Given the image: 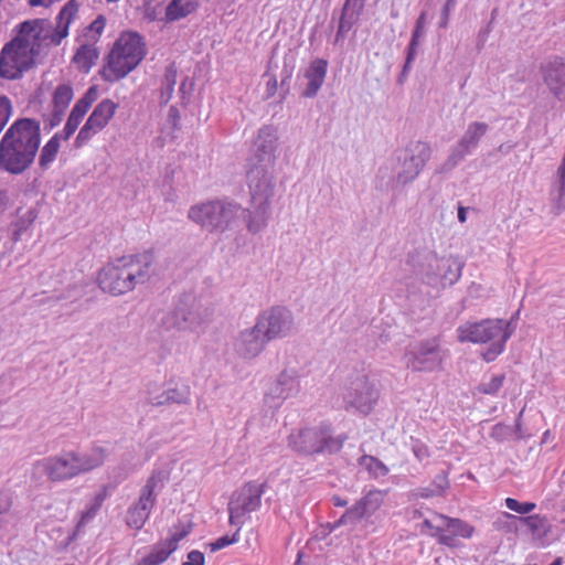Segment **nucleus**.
Here are the masks:
<instances>
[{"mask_svg": "<svg viewBox=\"0 0 565 565\" xmlns=\"http://www.w3.org/2000/svg\"><path fill=\"white\" fill-rule=\"evenodd\" d=\"M182 565H204V555L200 551H191Z\"/></svg>", "mask_w": 565, "mask_h": 565, "instance_id": "nucleus-61", "label": "nucleus"}, {"mask_svg": "<svg viewBox=\"0 0 565 565\" xmlns=\"http://www.w3.org/2000/svg\"><path fill=\"white\" fill-rule=\"evenodd\" d=\"M99 56V52L96 47L89 44L81 45L73 56V62L77 67L88 73Z\"/></svg>", "mask_w": 565, "mask_h": 565, "instance_id": "nucleus-39", "label": "nucleus"}, {"mask_svg": "<svg viewBox=\"0 0 565 565\" xmlns=\"http://www.w3.org/2000/svg\"><path fill=\"white\" fill-rule=\"evenodd\" d=\"M199 8L196 0H171L166 8V21L174 22L186 18Z\"/></svg>", "mask_w": 565, "mask_h": 565, "instance_id": "nucleus-36", "label": "nucleus"}, {"mask_svg": "<svg viewBox=\"0 0 565 565\" xmlns=\"http://www.w3.org/2000/svg\"><path fill=\"white\" fill-rule=\"evenodd\" d=\"M365 0H345L339 20L334 43H338L356 23Z\"/></svg>", "mask_w": 565, "mask_h": 565, "instance_id": "nucleus-31", "label": "nucleus"}, {"mask_svg": "<svg viewBox=\"0 0 565 565\" xmlns=\"http://www.w3.org/2000/svg\"><path fill=\"white\" fill-rule=\"evenodd\" d=\"M505 507L515 513L524 515L532 512L536 508V504L534 502H519L516 499L507 498Z\"/></svg>", "mask_w": 565, "mask_h": 565, "instance_id": "nucleus-49", "label": "nucleus"}, {"mask_svg": "<svg viewBox=\"0 0 565 565\" xmlns=\"http://www.w3.org/2000/svg\"><path fill=\"white\" fill-rule=\"evenodd\" d=\"M175 84L177 68L174 64H171L167 67L164 79L162 83V97H166V102H169L171 99Z\"/></svg>", "mask_w": 565, "mask_h": 565, "instance_id": "nucleus-45", "label": "nucleus"}, {"mask_svg": "<svg viewBox=\"0 0 565 565\" xmlns=\"http://www.w3.org/2000/svg\"><path fill=\"white\" fill-rule=\"evenodd\" d=\"M269 341L257 328V323L254 327L243 330L235 342V350L243 359L256 358L266 347Z\"/></svg>", "mask_w": 565, "mask_h": 565, "instance_id": "nucleus-23", "label": "nucleus"}, {"mask_svg": "<svg viewBox=\"0 0 565 565\" xmlns=\"http://www.w3.org/2000/svg\"><path fill=\"white\" fill-rule=\"evenodd\" d=\"M117 109V104L111 99H103L97 106L94 108L93 113L86 120L98 131L102 130L108 121L115 115Z\"/></svg>", "mask_w": 565, "mask_h": 565, "instance_id": "nucleus-35", "label": "nucleus"}, {"mask_svg": "<svg viewBox=\"0 0 565 565\" xmlns=\"http://www.w3.org/2000/svg\"><path fill=\"white\" fill-rule=\"evenodd\" d=\"M38 217V212L34 209H29L23 214L19 215L17 221L12 224V238L17 242L20 236L29 230Z\"/></svg>", "mask_w": 565, "mask_h": 565, "instance_id": "nucleus-40", "label": "nucleus"}, {"mask_svg": "<svg viewBox=\"0 0 565 565\" xmlns=\"http://www.w3.org/2000/svg\"><path fill=\"white\" fill-rule=\"evenodd\" d=\"M168 401L170 404H186L190 401V387L182 385L181 387H173L167 390Z\"/></svg>", "mask_w": 565, "mask_h": 565, "instance_id": "nucleus-46", "label": "nucleus"}, {"mask_svg": "<svg viewBox=\"0 0 565 565\" xmlns=\"http://www.w3.org/2000/svg\"><path fill=\"white\" fill-rule=\"evenodd\" d=\"M385 492L370 490L340 516V523L356 525L362 520L370 519L384 503Z\"/></svg>", "mask_w": 565, "mask_h": 565, "instance_id": "nucleus-20", "label": "nucleus"}, {"mask_svg": "<svg viewBox=\"0 0 565 565\" xmlns=\"http://www.w3.org/2000/svg\"><path fill=\"white\" fill-rule=\"evenodd\" d=\"M541 73L548 92L557 100L565 102V60L555 56L542 64Z\"/></svg>", "mask_w": 565, "mask_h": 565, "instance_id": "nucleus-22", "label": "nucleus"}, {"mask_svg": "<svg viewBox=\"0 0 565 565\" xmlns=\"http://www.w3.org/2000/svg\"><path fill=\"white\" fill-rule=\"evenodd\" d=\"M557 186L559 199L565 194V153L557 169Z\"/></svg>", "mask_w": 565, "mask_h": 565, "instance_id": "nucleus-58", "label": "nucleus"}, {"mask_svg": "<svg viewBox=\"0 0 565 565\" xmlns=\"http://www.w3.org/2000/svg\"><path fill=\"white\" fill-rule=\"evenodd\" d=\"M516 522H521L533 533L544 534L547 530V519L540 514H533L527 516H516L509 512H503L499 520L495 522L498 529L503 527H515Z\"/></svg>", "mask_w": 565, "mask_h": 565, "instance_id": "nucleus-29", "label": "nucleus"}, {"mask_svg": "<svg viewBox=\"0 0 565 565\" xmlns=\"http://www.w3.org/2000/svg\"><path fill=\"white\" fill-rule=\"evenodd\" d=\"M146 55L142 38L136 32L121 34L107 56V67L102 72L106 82H117L134 71Z\"/></svg>", "mask_w": 565, "mask_h": 565, "instance_id": "nucleus-4", "label": "nucleus"}, {"mask_svg": "<svg viewBox=\"0 0 565 565\" xmlns=\"http://www.w3.org/2000/svg\"><path fill=\"white\" fill-rule=\"evenodd\" d=\"M277 141L278 135L275 127H262L255 141L256 152L249 159L266 162L267 166L275 164Z\"/></svg>", "mask_w": 565, "mask_h": 565, "instance_id": "nucleus-24", "label": "nucleus"}, {"mask_svg": "<svg viewBox=\"0 0 565 565\" xmlns=\"http://www.w3.org/2000/svg\"><path fill=\"white\" fill-rule=\"evenodd\" d=\"M104 294L120 296L131 290V285H98Z\"/></svg>", "mask_w": 565, "mask_h": 565, "instance_id": "nucleus-56", "label": "nucleus"}, {"mask_svg": "<svg viewBox=\"0 0 565 565\" xmlns=\"http://www.w3.org/2000/svg\"><path fill=\"white\" fill-rule=\"evenodd\" d=\"M514 331L512 322L503 319H484L467 321L457 328V338L461 343L489 344L481 353L486 362L494 361L505 348V343Z\"/></svg>", "mask_w": 565, "mask_h": 565, "instance_id": "nucleus-3", "label": "nucleus"}, {"mask_svg": "<svg viewBox=\"0 0 565 565\" xmlns=\"http://www.w3.org/2000/svg\"><path fill=\"white\" fill-rule=\"evenodd\" d=\"M360 465L363 466L373 478H383L388 473V468L377 458L363 456Z\"/></svg>", "mask_w": 565, "mask_h": 565, "instance_id": "nucleus-42", "label": "nucleus"}, {"mask_svg": "<svg viewBox=\"0 0 565 565\" xmlns=\"http://www.w3.org/2000/svg\"><path fill=\"white\" fill-rule=\"evenodd\" d=\"M300 392L299 374L294 369L281 371L276 380L269 385L266 393V401L270 407H279L291 397Z\"/></svg>", "mask_w": 565, "mask_h": 565, "instance_id": "nucleus-18", "label": "nucleus"}, {"mask_svg": "<svg viewBox=\"0 0 565 565\" xmlns=\"http://www.w3.org/2000/svg\"><path fill=\"white\" fill-rule=\"evenodd\" d=\"M345 439L342 435L333 437L330 427L321 425L292 431L288 444L294 450L305 455L335 454L342 449Z\"/></svg>", "mask_w": 565, "mask_h": 565, "instance_id": "nucleus-8", "label": "nucleus"}, {"mask_svg": "<svg viewBox=\"0 0 565 565\" xmlns=\"http://www.w3.org/2000/svg\"><path fill=\"white\" fill-rule=\"evenodd\" d=\"M425 21H426V12H422L416 20L415 29L412 34V39L408 45L418 47L419 45V38L424 35L425 33Z\"/></svg>", "mask_w": 565, "mask_h": 565, "instance_id": "nucleus-52", "label": "nucleus"}, {"mask_svg": "<svg viewBox=\"0 0 565 565\" xmlns=\"http://www.w3.org/2000/svg\"><path fill=\"white\" fill-rule=\"evenodd\" d=\"M147 401L152 406L169 405L167 390H163V391H160V390L149 391V395H148Z\"/></svg>", "mask_w": 565, "mask_h": 565, "instance_id": "nucleus-54", "label": "nucleus"}, {"mask_svg": "<svg viewBox=\"0 0 565 565\" xmlns=\"http://www.w3.org/2000/svg\"><path fill=\"white\" fill-rule=\"evenodd\" d=\"M209 321V312L195 300L186 296L173 309L166 312L160 327L167 332L200 333Z\"/></svg>", "mask_w": 565, "mask_h": 565, "instance_id": "nucleus-7", "label": "nucleus"}, {"mask_svg": "<svg viewBox=\"0 0 565 565\" xmlns=\"http://www.w3.org/2000/svg\"><path fill=\"white\" fill-rule=\"evenodd\" d=\"M40 143V121L17 119L0 140V169L12 175L24 173L34 163Z\"/></svg>", "mask_w": 565, "mask_h": 565, "instance_id": "nucleus-1", "label": "nucleus"}, {"mask_svg": "<svg viewBox=\"0 0 565 565\" xmlns=\"http://www.w3.org/2000/svg\"><path fill=\"white\" fill-rule=\"evenodd\" d=\"M465 158L460 156L455 149L451 148V151L444 163L436 168L437 174H444L450 172L455 167H457Z\"/></svg>", "mask_w": 565, "mask_h": 565, "instance_id": "nucleus-48", "label": "nucleus"}, {"mask_svg": "<svg viewBox=\"0 0 565 565\" xmlns=\"http://www.w3.org/2000/svg\"><path fill=\"white\" fill-rule=\"evenodd\" d=\"M74 92L71 85H58L53 94V107L65 111L72 102Z\"/></svg>", "mask_w": 565, "mask_h": 565, "instance_id": "nucleus-41", "label": "nucleus"}, {"mask_svg": "<svg viewBox=\"0 0 565 565\" xmlns=\"http://www.w3.org/2000/svg\"><path fill=\"white\" fill-rule=\"evenodd\" d=\"M291 76H292V70L289 68L287 65H285L281 71V81H280V87L284 93L282 97H285L286 94L289 93V89H290L289 81L291 79Z\"/></svg>", "mask_w": 565, "mask_h": 565, "instance_id": "nucleus-60", "label": "nucleus"}, {"mask_svg": "<svg viewBox=\"0 0 565 565\" xmlns=\"http://www.w3.org/2000/svg\"><path fill=\"white\" fill-rule=\"evenodd\" d=\"M63 139L61 132H56L41 149L39 156V167L42 171L49 169L51 163L56 159L60 150V141Z\"/></svg>", "mask_w": 565, "mask_h": 565, "instance_id": "nucleus-38", "label": "nucleus"}, {"mask_svg": "<svg viewBox=\"0 0 565 565\" xmlns=\"http://www.w3.org/2000/svg\"><path fill=\"white\" fill-rule=\"evenodd\" d=\"M104 497L102 494H97L92 502L86 507V509L82 512L79 525H83L89 522L100 509Z\"/></svg>", "mask_w": 565, "mask_h": 565, "instance_id": "nucleus-47", "label": "nucleus"}, {"mask_svg": "<svg viewBox=\"0 0 565 565\" xmlns=\"http://www.w3.org/2000/svg\"><path fill=\"white\" fill-rule=\"evenodd\" d=\"M34 62L31 58H21L12 53H4V49L0 53V77L6 79H19L23 73L31 70Z\"/></svg>", "mask_w": 565, "mask_h": 565, "instance_id": "nucleus-28", "label": "nucleus"}, {"mask_svg": "<svg viewBox=\"0 0 565 565\" xmlns=\"http://www.w3.org/2000/svg\"><path fill=\"white\" fill-rule=\"evenodd\" d=\"M191 532V525L180 523L174 526V531L171 532L170 536L166 540H162L166 545L172 551L175 552L179 545V542L183 540Z\"/></svg>", "mask_w": 565, "mask_h": 565, "instance_id": "nucleus-43", "label": "nucleus"}, {"mask_svg": "<svg viewBox=\"0 0 565 565\" xmlns=\"http://www.w3.org/2000/svg\"><path fill=\"white\" fill-rule=\"evenodd\" d=\"M163 486L161 473H153L141 489L139 499L127 511L126 523L129 527L140 530L154 507L158 491Z\"/></svg>", "mask_w": 565, "mask_h": 565, "instance_id": "nucleus-10", "label": "nucleus"}, {"mask_svg": "<svg viewBox=\"0 0 565 565\" xmlns=\"http://www.w3.org/2000/svg\"><path fill=\"white\" fill-rule=\"evenodd\" d=\"M154 263L152 249L122 256L108 263L98 271L97 282H135L150 279Z\"/></svg>", "mask_w": 565, "mask_h": 565, "instance_id": "nucleus-6", "label": "nucleus"}, {"mask_svg": "<svg viewBox=\"0 0 565 565\" xmlns=\"http://www.w3.org/2000/svg\"><path fill=\"white\" fill-rule=\"evenodd\" d=\"M172 553L163 541H159L149 547L148 553L140 557L136 565H161Z\"/></svg>", "mask_w": 565, "mask_h": 565, "instance_id": "nucleus-37", "label": "nucleus"}, {"mask_svg": "<svg viewBox=\"0 0 565 565\" xmlns=\"http://www.w3.org/2000/svg\"><path fill=\"white\" fill-rule=\"evenodd\" d=\"M98 130L95 129L92 125H89V122H85L84 126L79 129L77 136H76V139H75V147L76 148H81L82 146H84L88 140H90V138L97 134Z\"/></svg>", "mask_w": 565, "mask_h": 565, "instance_id": "nucleus-50", "label": "nucleus"}, {"mask_svg": "<svg viewBox=\"0 0 565 565\" xmlns=\"http://www.w3.org/2000/svg\"><path fill=\"white\" fill-rule=\"evenodd\" d=\"M269 201L270 200L256 201L250 199L252 207L247 210L242 207L241 215L244 216L247 230L252 234H257L266 227L270 215Z\"/></svg>", "mask_w": 565, "mask_h": 565, "instance_id": "nucleus-27", "label": "nucleus"}, {"mask_svg": "<svg viewBox=\"0 0 565 565\" xmlns=\"http://www.w3.org/2000/svg\"><path fill=\"white\" fill-rule=\"evenodd\" d=\"M404 361L413 372H433L440 367L443 355L436 340H426L409 345L404 353Z\"/></svg>", "mask_w": 565, "mask_h": 565, "instance_id": "nucleus-12", "label": "nucleus"}, {"mask_svg": "<svg viewBox=\"0 0 565 565\" xmlns=\"http://www.w3.org/2000/svg\"><path fill=\"white\" fill-rule=\"evenodd\" d=\"M328 71V62L323 58H315L305 70L303 77L307 84L301 92L305 98H313L322 87Z\"/></svg>", "mask_w": 565, "mask_h": 565, "instance_id": "nucleus-26", "label": "nucleus"}, {"mask_svg": "<svg viewBox=\"0 0 565 565\" xmlns=\"http://www.w3.org/2000/svg\"><path fill=\"white\" fill-rule=\"evenodd\" d=\"M431 157V148L424 141H411L395 151L392 168L381 167L377 171L382 190H395L412 183Z\"/></svg>", "mask_w": 565, "mask_h": 565, "instance_id": "nucleus-2", "label": "nucleus"}, {"mask_svg": "<svg viewBox=\"0 0 565 565\" xmlns=\"http://www.w3.org/2000/svg\"><path fill=\"white\" fill-rule=\"evenodd\" d=\"M439 523L435 526L436 533L433 536L437 537L438 542L448 547L458 546L457 537L470 539L475 533V527L468 522L448 518L445 515H437Z\"/></svg>", "mask_w": 565, "mask_h": 565, "instance_id": "nucleus-21", "label": "nucleus"}, {"mask_svg": "<svg viewBox=\"0 0 565 565\" xmlns=\"http://www.w3.org/2000/svg\"><path fill=\"white\" fill-rule=\"evenodd\" d=\"M489 129L488 124L482 121H472L468 125L466 131L459 141L452 147L462 158H466L479 145L481 138Z\"/></svg>", "mask_w": 565, "mask_h": 565, "instance_id": "nucleus-30", "label": "nucleus"}, {"mask_svg": "<svg viewBox=\"0 0 565 565\" xmlns=\"http://www.w3.org/2000/svg\"><path fill=\"white\" fill-rule=\"evenodd\" d=\"M239 541V532H235L232 536L224 535L210 543L209 546L212 552H216L222 550L231 544L237 543Z\"/></svg>", "mask_w": 565, "mask_h": 565, "instance_id": "nucleus-53", "label": "nucleus"}, {"mask_svg": "<svg viewBox=\"0 0 565 565\" xmlns=\"http://www.w3.org/2000/svg\"><path fill=\"white\" fill-rule=\"evenodd\" d=\"M504 381H505L504 374H497V375H493L489 381L482 382L478 386L477 390L482 394L493 396V395H497L498 392L501 390V387L504 384Z\"/></svg>", "mask_w": 565, "mask_h": 565, "instance_id": "nucleus-44", "label": "nucleus"}, {"mask_svg": "<svg viewBox=\"0 0 565 565\" xmlns=\"http://www.w3.org/2000/svg\"><path fill=\"white\" fill-rule=\"evenodd\" d=\"M64 116V111L53 107V113L46 128L49 130L53 129L55 126L60 125Z\"/></svg>", "mask_w": 565, "mask_h": 565, "instance_id": "nucleus-64", "label": "nucleus"}, {"mask_svg": "<svg viewBox=\"0 0 565 565\" xmlns=\"http://www.w3.org/2000/svg\"><path fill=\"white\" fill-rule=\"evenodd\" d=\"M98 90L96 86H90L86 93L74 105L63 129V139L67 140L78 128L82 119L86 115L92 104L97 99Z\"/></svg>", "mask_w": 565, "mask_h": 565, "instance_id": "nucleus-25", "label": "nucleus"}, {"mask_svg": "<svg viewBox=\"0 0 565 565\" xmlns=\"http://www.w3.org/2000/svg\"><path fill=\"white\" fill-rule=\"evenodd\" d=\"M46 26H50L46 19L23 21L18 25V34L2 47L4 53H12L24 60V56L28 55L30 40H40Z\"/></svg>", "mask_w": 565, "mask_h": 565, "instance_id": "nucleus-17", "label": "nucleus"}, {"mask_svg": "<svg viewBox=\"0 0 565 565\" xmlns=\"http://www.w3.org/2000/svg\"><path fill=\"white\" fill-rule=\"evenodd\" d=\"M242 206L232 201L213 200L189 209L188 217L210 233H224L238 225Z\"/></svg>", "mask_w": 565, "mask_h": 565, "instance_id": "nucleus-5", "label": "nucleus"}, {"mask_svg": "<svg viewBox=\"0 0 565 565\" xmlns=\"http://www.w3.org/2000/svg\"><path fill=\"white\" fill-rule=\"evenodd\" d=\"M456 6V0H447L441 9L440 19L438 26L446 29L448 26L449 14L452 8Z\"/></svg>", "mask_w": 565, "mask_h": 565, "instance_id": "nucleus-57", "label": "nucleus"}, {"mask_svg": "<svg viewBox=\"0 0 565 565\" xmlns=\"http://www.w3.org/2000/svg\"><path fill=\"white\" fill-rule=\"evenodd\" d=\"M79 4L76 0H68L56 17V26L51 33L41 34L40 40H32L24 58L35 60L43 53V42L50 40L53 45H60L68 35V28L78 12Z\"/></svg>", "mask_w": 565, "mask_h": 565, "instance_id": "nucleus-11", "label": "nucleus"}, {"mask_svg": "<svg viewBox=\"0 0 565 565\" xmlns=\"http://www.w3.org/2000/svg\"><path fill=\"white\" fill-rule=\"evenodd\" d=\"M108 456V451L103 446H93L90 449L76 452L77 457V466L82 473L89 472L98 467H100Z\"/></svg>", "mask_w": 565, "mask_h": 565, "instance_id": "nucleus-34", "label": "nucleus"}, {"mask_svg": "<svg viewBox=\"0 0 565 565\" xmlns=\"http://www.w3.org/2000/svg\"><path fill=\"white\" fill-rule=\"evenodd\" d=\"M431 486L438 489L439 493L441 494L444 490L448 487L447 476L445 473L437 475Z\"/></svg>", "mask_w": 565, "mask_h": 565, "instance_id": "nucleus-63", "label": "nucleus"}, {"mask_svg": "<svg viewBox=\"0 0 565 565\" xmlns=\"http://www.w3.org/2000/svg\"><path fill=\"white\" fill-rule=\"evenodd\" d=\"M77 463L76 452L65 451L38 460L33 470L34 473L45 475L51 481H65L81 475Z\"/></svg>", "mask_w": 565, "mask_h": 565, "instance_id": "nucleus-13", "label": "nucleus"}, {"mask_svg": "<svg viewBox=\"0 0 565 565\" xmlns=\"http://www.w3.org/2000/svg\"><path fill=\"white\" fill-rule=\"evenodd\" d=\"M266 486L265 481H249L232 493L227 504L228 522L237 527V532H241L246 515L260 508Z\"/></svg>", "mask_w": 565, "mask_h": 565, "instance_id": "nucleus-9", "label": "nucleus"}, {"mask_svg": "<svg viewBox=\"0 0 565 565\" xmlns=\"http://www.w3.org/2000/svg\"><path fill=\"white\" fill-rule=\"evenodd\" d=\"M412 450L414 456L419 460L423 461L425 459H428L430 456L429 448L427 445H425L423 441L416 439L412 443Z\"/></svg>", "mask_w": 565, "mask_h": 565, "instance_id": "nucleus-55", "label": "nucleus"}, {"mask_svg": "<svg viewBox=\"0 0 565 565\" xmlns=\"http://www.w3.org/2000/svg\"><path fill=\"white\" fill-rule=\"evenodd\" d=\"M246 180L252 200H270L274 196L275 164L248 159L246 166Z\"/></svg>", "mask_w": 565, "mask_h": 565, "instance_id": "nucleus-15", "label": "nucleus"}, {"mask_svg": "<svg viewBox=\"0 0 565 565\" xmlns=\"http://www.w3.org/2000/svg\"><path fill=\"white\" fill-rule=\"evenodd\" d=\"M463 264L452 256L441 257L430 277L446 282H457L461 276Z\"/></svg>", "mask_w": 565, "mask_h": 565, "instance_id": "nucleus-33", "label": "nucleus"}, {"mask_svg": "<svg viewBox=\"0 0 565 565\" xmlns=\"http://www.w3.org/2000/svg\"><path fill=\"white\" fill-rule=\"evenodd\" d=\"M385 492L370 490L340 516V523L356 525L362 520L370 519L384 503Z\"/></svg>", "mask_w": 565, "mask_h": 565, "instance_id": "nucleus-19", "label": "nucleus"}, {"mask_svg": "<svg viewBox=\"0 0 565 565\" xmlns=\"http://www.w3.org/2000/svg\"><path fill=\"white\" fill-rule=\"evenodd\" d=\"M11 115H12V104L7 96L1 95L0 96V132L2 131V129L4 128L7 122L9 121V118L11 117Z\"/></svg>", "mask_w": 565, "mask_h": 565, "instance_id": "nucleus-51", "label": "nucleus"}, {"mask_svg": "<svg viewBox=\"0 0 565 565\" xmlns=\"http://www.w3.org/2000/svg\"><path fill=\"white\" fill-rule=\"evenodd\" d=\"M416 54H417V47L408 45L406 61H405V64L403 66V71H402V73L399 75V82H402L403 77L407 75V73H408V71L411 68V65H412V63L415 60Z\"/></svg>", "mask_w": 565, "mask_h": 565, "instance_id": "nucleus-59", "label": "nucleus"}, {"mask_svg": "<svg viewBox=\"0 0 565 565\" xmlns=\"http://www.w3.org/2000/svg\"><path fill=\"white\" fill-rule=\"evenodd\" d=\"M439 259L435 250L428 247H418L409 252L407 263L416 271L430 277Z\"/></svg>", "mask_w": 565, "mask_h": 565, "instance_id": "nucleus-32", "label": "nucleus"}, {"mask_svg": "<svg viewBox=\"0 0 565 565\" xmlns=\"http://www.w3.org/2000/svg\"><path fill=\"white\" fill-rule=\"evenodd\" d=\"M256 323L257 328H260V331H263V334L269 342L290 335L295 329L292 312L280 306L264 311L257 318Z\"/></svg>", "mask_w": 565, "mask_h": 565, "instance_id": "nucleus-14", "label": "nucleus"}, {"mask_svg": "<svg viewBox=\"0 0 565 565\" xmlns=\"http://www.w3.org/2000/svg\"><path fill=\"white\" fill-rule=\"evenodd\" d=\"M379 398L377 390L365 375L351 381L343 394L345 407L354 408L359 413L369 414Z\"/></svg>", "mask_w": 565, "mask_h": 565, "instance_id": "nucleus-16", "label": "nucleus"}, {"mask_svg": "<svg viewBox=\"0 0 565 565\" xmlns=\"http://www.w3.org/2000/svg\"><path fill=\"white\" fill-rule=\"evenodd\" d=\"M106 25V18L103 14H99L89 25L88 30L95 31L98 35H100Z\"/></svg>", "mask_w": 565, "mask_h": 565, "instance_id": "nucleus-62", "label": "nucleus"}]
</instances>
